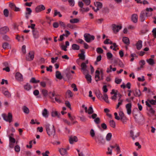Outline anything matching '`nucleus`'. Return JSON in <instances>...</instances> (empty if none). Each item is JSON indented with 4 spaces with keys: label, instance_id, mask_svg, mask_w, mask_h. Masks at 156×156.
Returning a JSON list of instances; mask_svg holds the SVG:
<instances>
[{
    "label": "nucleus",
    "instance_id": "nucleus-1",
    "mask_svg": "<svg viewBox=\"0 0 156 156\" xmlns=\"http://www.w3.org/2000/svg\"><path fill=\"white\" fill-rule=\"evenodd\" d=\"M47 133L49 136H53L55 134V130L54 125L51 126L49 124H47L44 125Z\"/></svg>",
    "mask_w": 156,
    "mask_h": 156
},
{
    "label": "nucleus",
    "instance_id": "nucleus-2",
    "mask_svg": "<svg viewBox=\"0 0 156 156\" xmlns=\"http://www.w3.org/2000/svg\"><path fill=\"white\" fill-rule=\"evenodd\" d=\"M2 116L3 117L5 121L8 122L10 123L12 122V114L11 113H8V116L5 114H2Z\"/></svg>",
    "mask_w": 156,
    "mask_h": 156
},
{
    "label": "nucleus",
    "instance_id": "nucleus-3",
    "mask_svg": "<svg viewBox=\"0 0 156 156\" xmlns=\"http://www.w3.org/2000/svg\"><path fill=\"white\" fill-rule=\"evenodd\" d=\"M84 37L85 41L89 43L91 41L94 40L95 39V37L93 35H91L89 34H84Z\"/></svg>",
    "mask_w": 156,
    "mask_h": 156
},
{
    "label": "nucleus",
    "instance_id": "nucleus-4",
    "mask_svg": "<svg viewBox=\"0 0 156 156\" xmlns=\"http://www.w3.org/2000/svg\"><path fill=\"white\" fill-rule=\"evenodd\" d=\"M96 142L98 143L99 144H103L105 143V141H103L104 139L103 137L101 135H97L94 138Z\"/></svg>",
    "mask_w": 156,
    "mask_h": 156
},
{
    "label": "nucleus",
    "instance_id": "nucleus-5",
    "mask_svg": "<svg viewBox=\"0 0 156 156\" xmlns=\"http://www.w3.org/2000/svg\"><path fill=\"white\" fill-rule=\"evenodd\" d=\"M34 51H30L26 57V60L28 61H32L34 58Z\"/></svg>",
    "mask_w": 156,
    "mask_h": 156
},
{
    "label": "nucleus",
    "instance_id": "nucleus-6",
    "mask_svg": "<svg viewBox=\"0 0 156 156\" xmlns=\"http://www.w3.org/2000/svg\"><path fill=\"white\" fill-rule=\"evenodd\" d=\"M112 30L115 33L118 32L122 28L121 26L116 25L115 24L112 25Z\"/></svg>",
    "mask_w": 156,
    "mask_h": 156
},
{
    "label": "nucleus",
    "instance_id": "nucleus-7",
    "mask_svg": "<svg viewBox=\"0 0 156 156\" xmlns=\"http://www.w3.org/2000/svg\"><path fill=\"white\" fill-rule=\"evenodd\" d=\"M45 6L43 5L37 6L35 9V12H39L45 9Z\"/></svg>",
    "mask_w": 156,
    "mask_h": 156
},
{
    "label": "nucleus",
    "instance_id": "nucleus-8",
    "mask_svg": "<svg viewBox=\"0 0 156 156\" xmlns=\"http://www.w3.org/2000/svg\"><path fill=\"white\" fill-rule=\"evenodd\" d=\"M9 31V29L7 27L5 26L0 28V34H6Z\"/></svg>",
    "mask_w": 156,
    "mask_h": 156
},
{
    "label": "nucleus",
    "instance_id": "nucleus-9",
    "mask_svg": "<svg viewBox=\"0 0 156 156\" xmlns=\"http://www.w3.org/2000/svg\"><path fill=\"white\" fill-rule=\"evenodd\" d=\"M126 108L127 110V114L130 115L131 113L132 104L131 103H129L127 104L126 105Z\"/></svg>",
    "mask_w": 156,
    "mask_h": 156
},
{
    "label": "nucleus",
    "instance_id": "nucleus-10",
    "mask_svg": "<svg viewBox=\"0 0 156 156\" xmlns=\"http://www.w3.org/2000/svg\"><path fill=\"white\" fill-rule=\"evenodd\" d=\"M15 77L16 79L18 81H23V76L22 74L19 72H17L16 73Z\"/></svg>",
    "mask_w": 156,
    "mask_h": 156
},
{
    "label": "nucleus",
    "instance_id": "nucleus-11",
    "mask_svg": "<svg viewBox=\"0 0 156 156\" xmlns=\"http://www.w3.org/2000/svg\"><path fill=\"white\" fill-rule=\"evenodd\" d=\"M34 37L35 38H37L39 37V33L37 29L32 30Z\"/></svg>",
    "mask_w": 156,
    "mask_h": 156
},
{
    "label": "nucleus",
    "instance_id": "nucleus-12",
    "mask_svg": "<svg viewBox=\"0 0 156 156\" xmlns=\"http://www.w3.org/2000/svg\"><path fill=\"white\" fill-rule=\"evenodd\" d=\"M139 136V133H137L135 135H134L133 131L131 130L130 131V136L132 137L133 140H135V138H136L138 136Z\"/></svg>",
    "mask_w": 156,
    "mask_h": 156
},
{
    "label": "nucleus",
    "instance_id": "nucleus-13",
    "mask_svg": "<svg viewBox=\"0 0 156 156\" xmlns=\"http://www.w3.org/2000/svg\"><path fill=\"white\" fill-rule=\"evenodd\" d=\"M95 93L97 98L100 100H101L102 98V95L99 90H96Z\"/></svg>",
    "mask_w": 156,
    "mask_h": 156
},
{
    "label": "nucleus",
    "instance_id": "nucleus-14",
    "mask_svg": "<svg viewBox=\"0 0 156 156\" xmlns=\"http://www.w3.org/2000/svg\"><path fill=\"white\" fill-rule=\"evenodd\" d=\"M78 140L76 136H74L73 137L71 136L69 139V142L70 144H73L74 141L77 142Z\"/></svg>",
    "mask_w": 156,
    "mask_h": 156
},
{
    "label": "nucleus",
    "instance_id": "nucleus-15",
    "mask_svg": "<svg viewBox=\"0 0 156 156\" xmlns=\"http://www.w3.org/2000/svg\"><path fill=\"white\" fill-rule=\"evenodd\" d=\"M48 96L49 98L52 100V101L53 102L54 98L52 97L55 96H57V95H55V91H54L53 92L51 91L49 92L48 93Z\"/></svg>",
    "mask_w": 156,
    "mask_h": 156
},
{
    "label": "nucleus",
    "instance_id": "nucleus-16",
    "mask_svg": "<svg viewBox=\"0 0 156 156\" xmlns=\"http://www.w3.org/2000/svg\"><path fill=\"white\" fill-rule=\"evenodd\" d=\"M142 42L141 40H139L138 41L136 44L137 49L139 50L141 49L142 46Z\"/></svg>",
    "mask_w": 156,
    "mask_h": 156
},
{
    "label": "nucleus",
    "instance_id": "nucleus-17",
    "mask_svg": "<svg viewBox=\"0 0 156 156\" xmlns=\"http://www.w3.org/2000/svg\"><path fill=\"white\" fill-rule=\"evenodd\" d=\"M51 115L52 117L57 116L58 118H59L61 114L60 113H58L56 111H52L51 113Z\"/></svg>",
    "mask_w": 156,
    "mask_h": 156
},
{
    "label": "nucleus",
    "instance_id": "nucleus-18",
    "mask_svg": "<svg viewBox=\"0 0 156 156\" xmlns=\"http://www.w3.org/2000/svg\"><path fill=\"white\" fill-rule=\"evenodd\" d=\"M138 16L136 14H133L131 17V20L134 23H136L137 22Z\"/></svg>",
    "mask_w": 156,
    "mask_h": 156
},
{
    "label": "nucleus",
    "instance_id": "nucleus-19",
    "mask_svg": "<svg viewBox=\"0 0 156 156\" xmlns=\"http://www.w3.org/2000/svg\"><path fill=\"white\" fill-rule=\"evenodd\" d=\"M146 11L147 12H150V13L147 12H146L145 13L146 16H149L151 15L152 14L151 12L153 11V9L151 8H147L146 9Z\"/></svg>",
    "mask_w": 156,
    "mask_h": 156
},
{
    "label": "nucleus",
    "instance_id": "nucleus-20",
    "mask_svg": "<svg viewBox=\"0 0 156 156\" xmlns=\"http://www.w3.org/2000/svg\"><path fill=\"white\" fill-rule=\"evenodd\" d=\"M145 11H142L140 15V19L141 22H143L145 20Z\"/></svg>",
    "mask_w": 156,
    "mask_h": 156
},
{
    "label": "nucleus",
    "instance_id": "nucleus-21",
    "mask_svg": "<svg viewBox=\"0 0 156 156\" xmlns=\"http://www.w3.org/2000/svg\"><path fill=\"white\" fill-rule=\"evenodd\" d=\"M94 5L97 8L100 9H101L102 8L103 5L101 2H96L94 3Z\"/></svg>",
    "mask_w": 156,
    "mask_h": 156
},
{
    "label": "nucleus",
    "instance_id": "nucleus-22",
    "mask_svg": "<svg viewBox=\"0 0 156 156\" xmlns=\"http://www.w3.org/2000/svg\"><path fill=\"white\" fill-rule=\"evenodd\" d=\"M55 76L59 80L62 79L63 77L60 72L58 71L56 72Z\"/></svg>",
    "mask_w": 156,
    "mask_h": 156
},
{
    "label": "nucleus",
    "instance_id": "nucleus-23",
    "mask_svg": "<svg viewBox=\"0 0 156 156\" xmlns=\"http://www.w3.org/2000/svg\"><path fill=\"white\" fill-rule=\"evenodd\" d=\"M59 152L62 155H64L66 154L67 153V151L66 149L61 148L59 149Z\"/></svg>",
    "mask_w": 156,
    "mask_h": 156
},
{
    "label": "nucleus",
    "instance_id": "nucleus-24",
    "mask_svg": "<svg viewBox=\"0 0 156 156\" xmlns=\"http://www.w3.org/2000/svg\"><path fill=\"white\" fill-rule=\"evenodd\" d=\"M24 88L25 90L29 91L31 89L32 86L29 83H27L24 85Z\"/></svg>",
    "mask_w": 156,
    "mask_h": 156
},
{
    "label": "nucleus",
    "instance_id": "nucleus-25",
    "mask_svg": "<svg viewBox=\"0 0 156 156\" xmlns=\"http://www.w3.org/2000/svg\"><path fill=\"white\" fill-rule=\"evenodd\" d=\"M42 115L45 118H47L48 116V113L46 108H44L42 112Z\"/></svg>",
    "mask_w": 156,
    "mask_h": 156
},
{
    "label": "nucleus",
    "instance_id": "nucleus-26",
    "mask_svg": "<svg viewBox=\"0 0 156 156\" xmlns=\"http://www.w3.org/2000/svg\"><path fill=\"white\" fill-rule=\"evenodd\" d=\"M2 93L7 98H10L11 96V94L8 90H5V91L3 90Z\"/></svg>",
    "mask_w": 156,
    "mask_h": 156
},
{
    "label": "nucleus",
    "instance_id": "nucleus-27",
    "mask_svg": "<svg viewBox=\"0 0 156 156\" xmlns=\"http://www.w3.org/2000/svg\"><path fill=\"white\" fill-rule=\"evenodd\" d=\"M123 42L127 45H129V39L126 37H123L122 38Z\"/></svg>",
    "mask_w": 156,
    "mask_h": 156
},
{
    "label": "nucleus",
    "instance_id": "nucleus-28",
    "mask_svg": "<svg viewBox=\"0 0 156 156\" xmlns=\"http://www.w3.org/2000/svg\"><path fill=\"white\" fill-rule=\"evenodd\" d=\"M102 99H103L106 103H109L108 97L107 94L105 93L104 94L103 96H102Z\"/></svg>",
    "mask_w": 156,
    "mask_h": 156
},
{
    "label": "nucleus",
    "instance_id": "nucleus-29",
    "mask_svg": "<svg viewBox=\"0 0 156 156\" xmlns=\"http://www.w3.org/2000/svg\"><path fill=\"white\" fill-rule=\"evenodd\" d=\"M22 109L25 113L27 114L29 113L30 112L29 109L26 106H24L22 108Z\"/></svg>",
    "mask_w": 156,
    "mask_h": 156
},
{
    "label": "nucleus",
    "instance_id": "nucleus-30",
    "mask_svg": "<svg viewBox=\"0 0 156 156\" xmlns=\"http://www.w3.org/2000/svg\"><path fill=\"white\" fill-rule=\"evenodd\" d=\"M85 78L86 79L88 83H90L91 82V76L89 74H87L85 75Z\"/></svg>",
    "mask_w": 156,
    "mask_h": 156
},
{
    "label": "nucleus",
    "instance_id": "nucleus-31",
    "mask_svg": "<svg viewBox=\"0 0 156 156\" xmlns=\"http://www.w3.org/2000/svg\"><path fill=\"white\" fill-rule=\"evenodd\" d=\"M40 82L39 80H36L35 77H32L30 81V83H39Z\"/></svg>",
    "mask_w": 156,
    "mask_h": 156
},
{
    "label": "nucleus",
    "instance_id": "nucleus-32",
    "mask_svg": "<svg viewBox=\"0 0 156 156\" xmlns=\"http://www.w3.org/2000/svg\"><path fill=\"white\" fill-rule=\"evenodd\" d=\"M135 93L134 95L136 97H140L141 95V93L140 90L136 89L135 90Z\"/></svg>",
    "mask_w": 156,
    "mask_h": 156
},
{
    "label": "nucleus",
    "instance_id": "nucleus-33",
    "mask_svg": "<svg viewBox=\"0 0 156 156\" xmlns=\"http://www.w3.org/2000/svg\"><path fill=\"white\" fill-rule=\"evenodd\" d=\"M72 49L74 50H79L80 49V46L76 44H73L72 46Z\"/></svg>",
    "mask_w": 156,
    "mask_h": 156
},
{
    "label": "nucleus",
    "instance_id": "nucleus-34",
    "mask_svg": "<svg viewBox=\"0 0 156 156\" xmlns=\"http://www.w3.org/2000/svg\"><path fill=\"white\" fill-rule=\"evenodd\" d=\"M81 66V69L82 70L85 71H87V70L86 69L87 65L86 64V63L85 62L82 63Z\"/></svg>",
    "mask_w": 156,
    "mask_h": 156
},
{
    "label": "nucleus",
    "instance_id": "nucleus-35",
    "mask_svg": "<svg viewBox=\"0 0 156 156\" xmlns=\"http://www.w3.org/2000/svg\"><path fill=\"white\" fill-rule=\"evenodd\" d=\"M9 44L7 42H5L2 44V47L4 49L9 48Z\"/></svg>",
    "mask_w": 156,
    "mask_h": 156
},
{
    "label": "nucleus",
    "instance_id": "nucleus-36",
    "mask_svg": "<svg viewBox=\"0 0 156 156\" xmlns=\"http://www.w3.org/2000/svg\"><path fill=\"white\" fill-rule=\"evenodd\" d=\"M79 20L78 19H72L70 20V22L72 23H77L79 22Z\"/></svg>",
    "mask_w": 156,
    "mask_h": 156
},
{
    "label": "nucleus",
    "instance_id": "nucleus-37",
    "mask_svg": "<svg viewBox=\"0 0 156 156\" xmlns=\"http://www.w3.org/2000/svg\"><path fill=\"white\" fill-rule=\"evenodd\" d=\"M112 136V134L111 133H108L107 135L106 136V139L107 141H110L111 138Z\"/></svg>",
    "mask_w": 156,
    "mask_h": 156
},
{
    "label": "nucleus",
    "instance_id": "nucleus-38",
    "mask_svg": "<svg viewBox=\"0 0 156 156\" xmlns=\"http://www.w3.org/2000/svg\"><path fill=\"white\" fill-rule=\"evenodd\" d=\"M147 61L151 65H153L154 64V60L152 58H149V59L147 60Z\"/></svg>",
    "mask_w": 156,
    "mask_h": 156
},
{
    "label": "nucleus",
    "instance_id": "nucleus-39",
    "mask_svg": "<svg viewBox=\"0 0 156 156\" xmlns=\"http://www.w3.org/2000/svg\"><path fill=\"white\" fill-rule=\"evenodd\" d=\"M4 15L5 17H7L9 16V11L7 9H5L3 11Z\"/></svg>",
    "mask_w": 156,
    "mask_h": 156
},
{
    "label": "nucleus",
    "instance_id": "nucleus-40",
    "mask_svg": "<svg viewBox=\"0 0 156 156\" xmlns=\"http://www.w3.org/2000/svg\"><path fill=\"white\" fill-rule=\"evenodd\" d=\"M41 93L44 97H46L48 94L47 90L44 89L42 90Z\"/></svg>",
    "mask_w": 156,
    "mask_h": 156
},
{
    "label": "nucleus",
    "instance_id": "nucleus-41",
    "mask_svg": "<svg viewBox=\"0 0 156 156\" xmlns=\"http://www.w3.org/2000/svg\"><path fill=\"white\" fill-rule=\"evenodd\" d=\"M109 123L110 126L114 128L115 126V123L113 120H112L110 121Z\"/></svg>",
    "mask_w": 156,
    "mask_h": 156
},
{
    "label": "nucleus",
    "instance_id": "nucleus-42",
    "mask_svg": "<svg viewBox=\"0 0 156 156\" xmlns=\"http://www.w3.org/2000/svg\"><path fill=\"white\" fill-rule=\"evenodd\" d=\"M66 76L68 80L72 78V76L71 73L69 72H67L66 73Z\"/></svg>",
    "mask_w": 156,
    "mask_h": 156
},
{
    "label": "nucleus",
    "instance_id": "nucleus-43",
    "mask_svg": "<svg viewBox=\"0 0 156 156\" xmlns=\"http://www.w3.org/2000/svg\"><path fill=\"white\" fill-rule=\"evenodd\" d=\"M109 12V9L107 7L104 8L102 9V12L103 13H108Z\"/></svg>",
    "mask_w": 156,
    "mask_h": 156
},
{
    "label": "nucleus",
    "instance_id": "nucleus-44",
    "mask_svg": "<svg viewBox=\"0 0 156 156\" xmlns=\"http://www.w3.org/2000/svg\"><path fill=\"white\" fill-rule=\"evenodd\" d=\"M66 94L69 96V98H71L73 96V94L71 90H68L67 91Z\"/></svg>",
    "mask_w": 156,
    "mask_h": 156
},
{
    "label": "nucleus",
    "instance_id": "nucleus-45",
    "mask_svg": "<svg viewBox=\"0 0 156 156\" xmlns=\"http://www.w3.org/2000/svg\"><path fill=\"white\" fill-rule=\"evenodd\" d=\"M26 12L25 13L29 14V15H30L32 12V11L31 9L30 8L27 7L26 8Z\"/></svg>",
    "mask_w": 156,
    "mask_h": 156
},
{
    "label": "nucleus",
    "instance_id": "nucleus-46",
    "mask_svg": "<svg viewBox=\"0 0 156 156\" xmlns=\"http://www.w3.org/2000/svg\"><path fill=\"white\" fill-rule=\"evenodd\" d=\"M9 138L10 143H15L16 140L14 138L12 137L11 136H9Z\"/></svg>",
    "mask_w": 156,
    "mask_h": 156
},
{
    "label": "nucleus",
    "instance_id": "nucleus-47",
    "mask_svg": "<svg viewBox=\"0 0 156 156\" xmlns=\"http://www.w3.org/2000/svg\"><path fill=\"white\" fill-rule=\"evenodd\" d=\"M94 111L92 106H90L88 109V113L89 114H91L93 113Z\"/></svg>",
    "mask_w": 156,
    "mask_h": 156
},
{
    "label": "nucleus",
    "instance_id": "nucleus-48",
    "mask_svg": "<svg viewBox=\"0 0 156 156\" xmlns=\"http://www.w3.org/2000/svg\"><path fill=\"white\" fill-rule=\"evenodd\" d=\"M57 15H58L60 17L62 16V15L61 14L60 12H58L57 10H55L54 16L55 17Z\"/></svg>",
    "mask_w": 156,
    "mask_h": 156
},
{
    "label": "nucleus",
    "instance_id": "nucleus-49",
    "mask_svg": "<svg viewBox=\"0 0 156 156\" xmlns=\"http://www.w3.org/2000/svg\"><path fill=\"white\" fill-rule=\"evenodd\" d=\"M94 122L97 124H98L100 123L101 121L100 118L99 117L96 118L94 119Z\"/></svg>",
    "mask_w": 156,
    "mask_h": 156
},
{
    "label": "nucleus",
    "instance_id": "nucleus-50",
    "mask_svg": "<svg viewBox=\"0 0 156 156\" xmlns=\"http://www.w3.org/2000/svg\"><path fill=\"white\" fill-rule=\"evenodd\" d=\"M97 52L99 54H102L103 53V50L101 48H98L96 49Z\"/></svg>",
    "mask_w": 156,
    "mask_h": 156
},
{
    "label": "nucleus",
    "instance_id": "nucleus-51",
    "mask_svg": "<svg viewBox=\"0 0 156 156\" xmlns=\"http://www.w3.org/2000/svg\"><path fill=\"white\" fill-rule=\"evenodd\" d=\"M14 149L16 152H19L20 151V147L18 145H16Z\"/></svg>",
    "mask_w": 156,
    "mask_h": 156
},
{
    "label": "nucleus",
    "instance_id": "nucleus-52",
    "mask_svg": "<svg viewBox=\"0 0 156 156\" xmlns=\"http://www.w3.org/2000/svg\"><path fill=\"white\" fill-rule=\"evenodd\" d=\"M126 117L125 116L120 118V119L123 123H125L126 122Z\"/></svg>",
    "mask_w": 156,
    "mask_h": 156
},
{
    "label": "nucleus",
    "instance_id": "nucleus-53",
    "mask_svg": "<svg viewBox=\"0 0 156 156\" xmlns=\"http://www.w3.org/2000/svg\"><path fill=\"white\" fill-rule=\"evenodd\" d=\"M145 61L144 60H141L139 62V64L140 65L141 68H143V66L145 65Z\"/></svg>",
    "mask_w": 156,
    "mask_h": 156
},
{
    "label": "nucleus",
    "instance_id": "nucleus-54",
    "mask_svg": "<svg viewBox=\"0 0 156 156\" xmlns=\"http://www.w3.org/2000/svg\"><path fill=\"white\" fill-rule=\"evenodd\" d=\"M90 134L92 137H93L95 136V133L93 129H92L90 130Z\"/></svg>",
    "mask_w": 156,
    "mask_h": 156
},
{
    "label": "nucleus",
    "instance_id": "nucleus-55",
    "mask_svg": "<svg viewBox=\"0 0 156 156\" xmlns=\"http://www.w3.org/2000/svg\"><path fill=\"white\" fill-rule=\"evenodd\" d=\"M78 56L80 57V59L83 60L85 59V57L84 55V53L79 54L78 55Z\"/></svg>",
    "mask_w": 156,
    "mask_h": 156
},
{
    "label": "nucleus",
    "instance_id": "nucleus-56",
    "mask_svg": "<svg viewBox=\"0 0 156 156\" xmlns=\"http://www.w3.org/2000/svg\"><path fill=\"white\" fill-rule=\"evenodd\" d=\"M16 5L13 3L10 2L9 4V7L12 9H13L15 7H16Z\"/></svg>",
    "mask_w": 156,
    "mask_h": 156
},
{
    "label": "nucleus",
    "instance_id": "nucleus-57",
    "mask_svg": "<svg viewBox=\"0 0 156 156\" xmlns=\"http://www.w3.org/2000/svg\"><path fill=\"white\" fill-rule=\"evenodd\" d=\"M107 58L108 59L112 58L113 57L112 54L111 52H108L106 54Z\"/></svg>",
    "mask_w": 156,
    "mask_h": 156
},
{
    "label": "nucleus",
    "instance_id": "nucleus-58",
    "mask_svg": "<svg viewBox=\"0 0 156 156\" xmlns=\"http://www.w3.org/2000/svg\"><path fill=\"white\" fill-rule=\"evenodd\" d=\"M65 104L67 107L69 108L70 109H71V104L69 101H66L65 102Z\"/></svg>",
    "mask_w": 156,
    "mask_h": 156
},
{
    "label": "nucleus",
    "instance_id": "nucleus-59",
    "mask_svg": "<svg viewBox=\"0 0 156 156\" xmlns=\"http://www.w3.org/2000/svg\"><path fill=\"white\" fill-rule=\"evenodd\" d=\"M71 87L73 88V90L74 91H77L78 90L77 88L76 87V85L74 83H73L71 85Z\"/></svg>",
    "mask_w": 156,
    "mask_h": 156
},
{
    "label": "nucleus",
    "instance_id": "nucleus-60",
    "mask_svg": "<svg viewBox=\"0 0 156 156\" xmlns=\"http://www.w3.org/2000/svg\"><path fill=\"white\" fill-rule=\"evenodd\" d=\"M68 116L71 121H73L75 118V116H72L70 113H68Z\"/></svg>",
    "mask_w": 156,
    "mask_h": 156
},
{
    "label": "nucleus",
    "instance_id": "nucleus-61",
    "mask_svg": "<svg viewBox=\"0 0 156 156\" xmlns=\"http://www.w3.org/2000/svg\"><path fill=\"white\" fill-rule=\"evenodd\" d=\"M149 103L151 104V105H155L156 103V100H154L153 99H152L151 100H148Z\"/></svg>",
    "mask_w": 156,
    "mask_h": 156
},
{
    "label": "nucleus",
    "instance_id": "nucleus-62",
    "mask_svg": "<svg viewBox=\"0 0 156 156\" xmlns=\"http://www.w3.org/2000/svg\"><path fill=\"white\" fill-rule=\"evenodd\" d=\"M68 1L69 3L71 6H73L74 5V0H68Z\"/></svg>",
    "mask_w": 156,
    "mask_h": 156
},
{
    "label": "nucleus",
    "instance_id": "nucleus-63",
    "mask_svg": "<svg viewBox=\"0 0 156 156\" xmlns=\"http://www.w3.org/2000/svg\"><path fill=\"white\" fill-rule=\"evenodd\" d=\"M46 70L47 71H50L52 72V66L50 65L49 66V67H46Z\"/></svg>",
    "mask_w": 156,
    "mask_h": 156
},
{
    "label": "nucleus",
    "instance_id": "nucleus-64",
    "mask_svg": "<svg viewBox=\"0 0 156 156\" xmlns=\"http://www.w3.org/2000/svg\"><path fill=\"white\" fill-rule=\"evenodd\" d=\"M152 32L153 36L155 38H156V28H154L152 31Z\"/></svg>",
    "mask_w": 156,
    "mask_h": 156
}]
</instances>
